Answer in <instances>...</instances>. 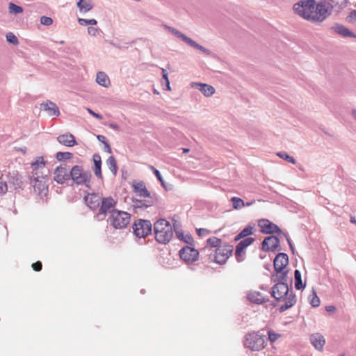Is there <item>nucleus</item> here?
<instances>
[{"instance_id":"1","label":"nucleus","mask_w":356,"mask_h":356,"mask_svg":"<svg viewBox=\"0 0 356 356\" xmlns=\"http://www.w3.org/2000/svg\"><path fill=\"white\" fill-rule=\"evenodd\" d=\"M271 296L277 300H285L279 310L284 312L296 303V296L291 287L289 288L286 281H277L271 289Z\"/></svg>"},{"instance_id":"2","label":"nucleus","mask_w":356,"mask_h":356,"mask_svg":"<svg viewBox=\"0 0 356 356\" xmlns=\"http://www.w3.org/2000/svg\"><path fill=\"white\" fill-rule=\"evenodd\" d=\"M289 264V257L286 253H278L274 260L273 266L275 273L271 275V281L275 282L277 281H286L289 270H286Z\"/></svg>"},{"instance_id":"3","label":"nucleus","mask_w":356,"mask_h":356,"mask_svg":"<svg viewBox=\"0 0 356 356\" xmlns=\"http://www.w3.org/2000/svg\"><path fill=\"white\" fill-rule=\"evenodd\" d=\"M154 232L156 241L161 244L169 243L173 236L172 225L168 220L162 218L154 224Z\"/></svg>"},{"instance_id":"4","label":"nucleus","mask_w":356,"mask_h":356,"mask_svg":"<svg viewBox=\"0 0 356 356\" xmlns=\"http://www.w3.org/2000/svg\"><path fill=\"white\" fill-rule=\"evenodd\" d=\"M69 176L76 185L84 184L87 188H90L92 174L90 171H84L81 165L73 166L69 172Z\"/></svg>"},{"instance_id":"5","label":"nucleus","mask_w":356,"mask_h":356,"mask_svg":"<svg viewBox=\"0 0 356 356\" xmlns=\"http://www.w3.org/2000/svg\"><path fill=\"white\" fill-rule=\"evenodd\" d=\"M266 336L259 332H253L245 335L244 346L252 351H259L264 348Z\"/></svg>"},{"instance_id":"6","label":"nucleus","mask_w":356,"mask_h":356,"mask_svg":"<svg viewBox=\"0 0 356 356\" xmlns=\"http://www.w3.org/2000/svg\"><path fill=\"white\" fill-rule=\"evenodd\" d=\"M131 215L126 211L118 209L113 210L110 215L108 221L116 229H124L129 224Z\"/></svg>"},{"instance_id":"7","label":"nucleus","mask_w":356,"mask_h":356,"mask_svg":"<svg viewBox=\"0 0 356 356\" xmlns=\"http://www.w3.org/2000/svg\"><path fill=\"white\" fill-rule=\"evenodd\" d=\"M333 8L334 4L329 1H321L315 3L312 22H323L331 15Z\"/></svg>"},{"instance_id":"8","label":"nucleus","mask_w":356,"mask_h":356,"mask_svg":"<svg viewBox=\"0 0 356 356\" xmlns=\"http://www.w3.org/2000/svg\"><path fill=\"white\" fill-rule=\"evenodd\" d=\"M163 28L169 31L170 33H172L175 37L181 39L186 44L189 45L190 47L199 50L200 51L202 52L207 56H210L211 54V51L204 47L203 46L199 44L195 41L190 38L189 37L186 36L184 33H182L179 30L175 29L174 27L170 26L168 25L164 24Z\"/></svg>"},{"instance_id":"9","label":"nucleus","mask_w":356,"mask_h":356,"mask_svg":"<svg viewBox=\"0 0 356 356\" xmlns=\"http://www.w3.org/2000/svg\"><path fill=\"white\" fill-rule=\"evenodd\" d=\"M314 0H301L293 6L295 13L302 18L312 21L315 8Z\"/></svg>"},{"instance_id":"10","label":"nucleus","mask_w":356,"mask_h":356,"mask_svg":"<svg viewBox=\"0 0 356 356\" xmlns=\"http://www.w3.org/2000/svg\"><path fill=\"white\" fill-rule=\"evenodd\" d=\"M232 252L233 246L227 243H224L216 249L213 254H210V259L216 264H223L232 255Z\"/></svg>"},{"instance_id":"11","label":"nucleus","mask_w":356,"mask_h":356,"mask_svg":"<svg viewBox=\"0 0 356 356\" xmlns=\"http://www.w3.org/2000/svg\"><path fill=\"white\" fill-rule=\"evenodd\" d=\"M116 204L117 202L111 196L103 197L95 218L98 220H103L108 213L111 215L113 210H117L115 209Z\"/></svg>"},{"instance_id":"12","label":"nucleus","mask_w":356,"mask_h":356,"mask_svg":"<svg viewBox=\"0 0 356 356\" xmlns=\"http://www.w3.org/2000/svg\"><path fill=\"white\" fill-rule=\"evenodd\" d=\"M152 226L149 220L139 219L133 225L134 234L138 238H145L152 233Z\"/></svg>"},{"instance_id":"13","label":"nucleus","mask_w":356,"mask_h":356,"mask_svg":"<svg viewBox=\"0 0 356 356\" xmlns=\"http://www.w3.org/2000/svg\"><path fill=\"white\" fill-rule=\"evenodd\" d=\"M6 178L10 189L14 191L23 190L24 187L23 177L18 171L13 170L9 172L6 175Z\"/></svg>"},{"instance_id":"14","label":"nucleus","mask_w":356,"mask_h":356,"mask_svg":"<svg viewBox=\"0 0 356 356\" xmlns=\"http://www.w3.org/2000/svg\"><path fill=\"white\" fill-rule=\"evenodd\" d=\"M179 254L180 258L186 262H194L198 259L199 252L191 246H185L182 248Z\"/></svg>"},{"instance_id":"15","label":"nucleus","mask_w":356,"mask_h":356,"mask_svg":"<svg viewBox=\"0 0 356 356\" xmlns=\"http://www.w3.org/2000/svg\"><path fill=\"white\" fill-rule=\"evenodd\" d=\"M280 241L277 236L271 235L266 237L261 243V250L264 252H275L279 250Z\"/></svg>"},{"instance_id":"16","label":"nucleus","mask_w":356,"mask_h":356,"mask_svg":"<svg viewBox=\"0 0 356 356\" xmlns=\"http://www.w3.org/2000/svg\"><path fill=\"white\" fill-rule=\"evenodd\" d=\"M261 232L266 234H283L282 230L275 223L266 219H262L259 222Z\"/></svg>"},{"instance_id":"17","label":"nucleus","mask_w":356,"mask_h":356,"mask_svg":"<svg viewBox=\"0 0 356 356\" xmlns=\"http://www.w3.org/2000/svg\"><path fill=\"white\" fill-rule=\"evenodd\" d=\"M28 179L31 186L33 187L35 192L40 194L47 188L46 182L44 180V176L32 175L29 176Z\"/></svg>"},{"instance_id":"18","label":"nucleus","mask_w":356,"mask_h":356,"mask_svg":"<svg viewBox=\"0 0 356 356\" xmlns=\"http://www.w3.org/2000/svg\"><path fill=\"white\" fill-rule=\"evenodd\" d=\"M54 180L59 184H63L70 180L66 164L62 163L56 168L54 172Z\"/></svg>"},{"instance_id":"19","label":"nucleus","mask_w":356,"mask_h":356,"mask_svg":"<svg viewBox=\"0 0 356 356\" xmlns=\"http://www.w3.org/2000/svg\"><path fill=\"white\" fill-rule=\"evenodd\" d=\"M103 197L99 193H88L84 196L86 204L92 211H96L100 206Z\"/></svg>"},{"instance_id":"20","label":"nucleus","mask_w":356,"mask_h":356,"mask_svg":"<svg viewBox=\"0 0 356 356\" xmlns=\"http://www.w3.org/2000/svg\"><path fill=\"white\" fill-rule=\"evenodd\" d=\"M254 241V238L252 237H248L243 240H241L236 246L235 250V257L237 260V261L240 262L242 261L240 257H241L242 254L244 253L245 249L253 243Z\"/></svg>"},{"instance_id":"21","label":"nucleus","mask_w":356,"mask_h":356,"mask_svg":"<svg viewBox=\"0 0 356 356\" xmlns=\"http://www.w3.org/2000/svg\"><path fill=\"white\" fill-rule=\"evenodd\" d=\"M336 33L340 35L343 38H356V35L345 27L343 25L336 23L331 28Z\"/></svg>"},{"instance_id":"22","label":"nucleus","mask_w":356,"mask_h":356,"mask_svg":"<svg viewBox=\"0 0 356 356\" xmlns=\"http://www.w3.org/2000/svg\"><path fill=\"white\" fill-rule=\"evenodd\" d=\"M310 341L311 343L314 346V348L320 351H322L323 349V346L325 343V339L322 334L320 333L312 334L310 336Z\"/></svg>"},{"instance_id":"23","label":"nucleus","mask_w":356,"mask_h":356,"mask_svg":"<svg viewBox=\"0 0 356 356\" xmlns=\"http://www.w3.org/2000/svg\"><path fill=\"white\" fill-rule=\"evenodd\" d=\"M41 108L47 111L50 116H58L60 111L58 106L51 101H47L46 103L41 104Z\"/></svg>"},{"instance_id":"24","label":"nucleus","mask_w":356,"mask_h":356,"mask_svg":"<svg viewBox=\"0 0 356 356\" xmlns=\"http://www.w3.org/2000/svg\"><path fill=\"white\" fill-rule=\"evenodd\" d=\"M132 187L134 192L140 197L149 196V194H151V193L147 189L145 183L142 181L134 183Z\"/></svg>"},{"instance_id":"25","label":"nucleus","mask_w":356,"mask_h":356,"mask_svg":"<svg viewBox=\"0 0 356 356\" xmlns=\"http://www.w3.org/2000/svg\"><path fill=\"white\" fill-rule=\"evenodd\" d=\"M92 161L94 163L93 171L95 176L102 180L103 175L102 173V159L99 154H95L92 156Z\"/></svg>"},{"instance_id":"26","label":"nucleus","mask_w":356,"mask_h":356,"mask_svg":"<svg viewBox=\"0 0 356 356\" xmlns=\"http://www.w3.org/2000/svg\"><path fill=\"white\" fill-rule=\"evenodd\" d=\"M57 140L67 147H73L77 144L74 136L71 134L60 135L57 137Z\"/></svg>"},{"instance_id":"27","label":"nucleus","mask_w":356,"mask_h":356,"mask_svg":"<svg viewBox=\"0 0 356 356\" xmlns=\"http://www.w3.org/2000/svg\"><path fill=\"white\" fill-rule=\"evenodd\" d=\"M46 162L42 156H38L31 163V168L33 173L35 172L33 175H38L39 171L43 170L45 167Z\"/></svg>"},{"instance_id":"28","label":"nucleus","mask_w":356,"mask_h":356,"mask_svg":"<svg viewBox=\"0 0 356 356\" xmlns=\"http://www.w3.org/2000/svg\"><path fill=\"white\" fill-rule=\"evenodd\" d=\"M193 84L206 97L211 96L215 92L214 88L210 85L200 83H195Z\"/></svg>"},{"instance_id":"29","label":"nucleus","mask_w":356,"mask_h":356,"mask_svg":"<svg viewBox=\"0 0 356 356\" xmlns=\"http://www.w3.org/2000/svg\"><path fill=\"white\" fill-rule=\"evenodd\" d=\"M80 12L87 13L93 8V3L91 0H79L76 3Z\"/></svg>"},{"instance_id":"30","label":"nucleus","mask_w":356,"mask_h":356,"mask_svg":"<svg viewBox=\"0 0 356 356\" xmlns=\"http://www.w3.org/2000/svg\"><path fill=\"white\" fill-rule=\"evenodd\" d=\"M253 234V227L250 225L245 227L243 230H241L235 237V241H239L242 238H248L247 236L252 235Z\"/></svg>"},{"instance_id":"31","label":"nucleus","mask_w":356,"mask_h":356,"mask_svg":"<svg viewBox=\"0 0 356 356\" xmlns=\"http://www.w3.org/2000/svg\"><path fill=\"white\" fill-rule=\"evenodd\" d=\"M96 81L102 86L107 87L110 83L108 76L103 72H99L96 76Z\"/></svg>"},{"instance_id":"32","label":"nucleus","mask_w":356,"mask_h":356,"mask_svg":"<svg viewBox=\"0 0 356 356\" xmlns=\"http://www.w3.org/2000/svg\"><path fill=\"white\" fill-rule=\"evenodd\" d=\"M106 165L112 173L114 175H116L118 168L116 160L113 156H111L108 158L106 160Z\"/></svg>"},{"instance_id":"33","label":"nucleus","mask_w":356,"mask_h":356,"mask_svg":"<svg viewBox=\"0 0 356 356\" xmlns=\"http://www.w3.org/2000/svg\"><path fill=\"white\" fill-rule=\"evenodd\" d=\"M294 279H295V287L297 290L303 289L305 287V284H302L301 279V273L299 270H295L294 271Z\"/></svg>"},{"instance_id":"34","label":"nucleus","mask_w":356,"mask_h":356,"mask_svg":"<svg viewBox=\"0 0 356 356\" xmlns=\"http://www.w3.org/2000/svg\"><path fill=\"white\" fill-rule=\"evenodd\" d=\"M176 235L179 240L183 241L184 243L191 245H192L194 242L193 238L190 234H184L182 232H176Z\"/></svg>"},{"instance_id":"35","label":"nucleus","mask_w":356,"mask_h":356,"mask_svg":"<svg viewBox=\"0 0 356 356\" xmlns=\"http://www.w3.org/2000/svg\"><path fill=\"white\" fill-rule=\"evenodd\" d=\"M230 202L232 204V207L234 209H241L243 207H245L244 201L238 197H233L230 199Z\"/></svg>"},{"instance_id":"36","label":"nucleus","mask_w":356,"mask_h":356,"mask_svg":"<svg viewBox=\"0 0 356 356\" xmlns=\"http://www.w3.org/2000/svg\"><path fill=\"white\" fill-rule=\"evenodd\" d=\"M147 197V200H143L145 202V207L147 208L155 204L157 202V195L156 193H151L149 196H145Z\"/></svg>"},{"instance_id":"37","label":"nucleus","mask_w":356,"mask_h":356,"mask_svg":"<svg viewBox=\"0 0 356 356\" xmlns=\"http://www.w3.org/2000/svg\"><path fill=\"white\" fill-rule=\"evenodd\" d=\"M73 157V154L69 152H58L56 154V158L58 161H63L65 160L71 159Z\"/></svg>"},{"instance_id":"38","label":"nucleus","mask_w":356,"mask_h":356,"mask_svg":"<svg viewBox=\"0 0 356 356\" xmlns=\"http://www.w3.org/2000/svg\"><path fill=\"white\" fill-rule=\"evenodd\" d=\"M260 296L259 293H250L248 296V300L254 303L257 304H263L266 302L264 298H259L258 296Z\"/></svg>"},{"instance_id":"39","label":"nucleus","mask_w":356,"mask_h":356,"mask_svg":"<svg viewBox=\"0 0 356 356\" xmlns=\"http://www.w3.org/2000/svg\"><path fill=\"white\" fill-rule=\"evenodd\" d=\"M207 243L208 245H209L211 247L216 248H218L222 245V241L221 239L213 236L207 239Z\"/></svg>"},{"instance_id":"40","label":"nucleus","mask_w":356,"mask_h":356,"mask_svg":"<svg viewBox=\"0 0 356 356\" xmlns=\"http://www.w3.org/2000/svg\"><path fill=\"white\" fill-rule=\"evenodd\" d=\"M9 10H10V13L15 14V15L19 14L23 12L22 7L15 4L14 3H10Z\"/></svg>"},{"instance_id":"41","label":"nucleus","mask_w":356,"mask_h":356,"mask_svg":"<svg viewBox=\"0 0 356 356\" xmlns=\"http://www.w3.org/2000/svg\"><path fill=\"white\" fill-rule=\"evenodd\" d=\"M277 154L279 157L284 159L285 161H286L292 164H295L296 163V159L293 156H291L290 155H289L288 154H286L284 152H278Z\"/></svg>"},{"instance_id":"42","label":"nucleus","mask_w":356,"mask_h":356,"mask_svg":"<svg viewBox=\"0 0 356 356\" xmlns=\"http://www.w3.org/2000/svg\"><path fill=\"white\" fill-rule=\"evenodd\" d=\"M78 22L81 26L96 25L97 24V21L95 19H86L79 18Z\"/></svg>"},{"instance_id":"43","label":"nucleus","mask_w":356,"mask_h":356,"mask_svg":"<svg viewBox=\"0 0 356 356\" xmlns=\"http://www.w3.org/2000/svg\"><path fill=\"white\" fill-rule=\"evenodd\" d=\"M151 169L153 171V173L156 177L157 179L161 182L163 187H164L166 190H168L167 186H165V184L163 179V177L159 172L156 168H155L154 166H150Z\"/></svg>"},{"instance_id":"44","label":"nucleus","mask_w":356,"mask_h":356,"mask_svg":"<svg viewBox=\"0 0 356 356\" xmlns=\"http://www.w3.org/2000/svg\"><path fill=\"white\" fill-rule=\"evenodd\" d=\"M8 181L0 177V194H6L8 190Z\"/></svg>"},{"instance_id":"45","label":"nucleus","mask_w":356,"mask_h":356,"mask_svg":"<svg viewBox=\"0 0 356 356\" xmlns=\"http://www.w3.org/2000/svg\"><path fill=\"white\" fill-rule=\"evenodd\" d=\"M268 340L270 341V343L275 342L282 336L280 334L275 333L272 330H268Z\"/></svg>"},{"instance_id":"46","label":"nucleus","mask_w":356,"mask_h":356,"mask_svg":"<svg viewBox=\"0 0 356 356\" xmlns=\"http://www.w3.org/2000/svg\"><path fill=\"white\" fill-rule=\"evenodd\" d=\"M6 40L8 42L13 44L14 45L18 44L19 41L15 35L13 33L10 32L6 34Z\"/></svg>"},{"instance_id":"47","label":"nucleus","mask_w":356,"mask_h":356,"mask_svg":"<svg viewBox=\"0 0 356 356\" xmlns=\"http://www.w3.org/2000/svg\"><path fill=\"white\" fill-rule=\"evenodd\" d=\"M133 207L135 209H146L145 207V202L143 200H138L136 198H132Z\"/></svg>"},{"instance_id":"48","label":"nucleus","mask_w":356,"mask_h":356,"mask_svg":"<svg viewBox=\"0 0 356 356\" xmlns=\"http://www.w3.org/2000/svg\"><path fill=\"white\" fill-rule=\"evenodd\" d=\"M321 301L319 298L317 296L316 292L313 291V296L310 300V305L313 307H317L320 305Z\"/></svg>"},{"instance_id":"49","label":"nucleus","mask_w":356,"mask_h":356,"mask_svg":"<svg viewBox=\"0 0 356 356\" xmlns=\"http://www.w3.org/2000/svg\"><path fill=\"white\" fill-rule=\"evenodd\" d=\"M329 2H331L332 3H333L334 7L335 6V7H338L339 8H343L346 6L348 0H341L337 2H334V0H330Z\"/></svg>"},{"instance_id":"50","label":"nucleus","mask_w":356,"mask_h":356,"mask_svg":"<svg viewBox=\"0 0 356 356\" xmlns=\"http://www.w3.org/2000/svg\"><path fill=\"white\" fill-rule=\"evenodd\" d=\"M40 23L42 25L49 26V25L52 24L53 19L51 17H49L42 16L40 18Z\"/></svg>"},{"instance_id":"51","label":"nucleus","mask_w":356,"mask_h":356,"mask_svg":"<svg viewBox=\"0 0 356 356\" xmlns=\"http://www.w3.org/2000/svg\"><path fill=\"white\" fill-rule=\"evenodd\" d=\"M88 34L96 36L99 33V29L92 26L88 28Z\"/></svg>"},{"instance_id":"52","label":"nucleus","mask_w":356,"mask_h":356,"mask_svg":"<svg viewBox=\"0 0 356 356\" xmlns=\"http://www.w3.org/2000/svg\"><path fill=\"white\" fill-rule=\"evenodd\" d=\"M42 264L40 261H36L35 263H33L32 264V268H33L34 270L35 271H40L42 269Z\"/></svg>"},{"instance_id":"53","label":"nucleus","mask_w":356,"mask_h":356,"mask_svg":"<svg viewBox=\"0 0 356 356\" xmlns=\"http://www.w3.org/2000/svg\"><path fill=\"white\" fill-rule=\"evenodd\" d=\"M198 236H202L203 235H206L209 234V231L204 228H200L196 230Z\"/></svg>"},{"instance_id":"54","label":"nucleus","mask_w":356,"mask_h":356,"mask_svg":"<svg viewBox=\"0 0 356 356\" xmlns=\"http://www.w3.org/2000/svg\"><path fill=\"white\" fill-rule=\"evenodd\" d=\"M87 111L88 112L92 115L93 117H95V118L97 119H99V120H102L103 118L102 115L97 113H95V111H93L92 109L90 108H87Z\"/></svg>"},{"instance_id":"55","label":"nucleus","mask_w":356,"mask_h":356,"mask_svg":"<svg viewBox=\"0 0 356 356\" xmlns=\"http://www.w3.org/2000/svg\"><path fill=\"white\" fill-rule=\"evenodd\" d=\"M97 138L100 143H103L104 145L108 143L106 138L103 135H97Z\"/></svg>"},{"instance_id":"56","label":"nucleus","mask_w":356,"mask_h":356,"mask_svg":"<svg viewBox=\"0 0 356 356\" xmlns=\"http://www.w3.org/2000/svg\"><path fill=\"white\" fill-rule=\"evenodd\" d=\"M162 78L165 80V82L169 81L168 73L165 69H162Z\"/></svg>"},{"instance_id":"57","label":"nucleus","mask_w":356,"mask_h":356,"mask_svg":"<svg viewBox=\"0 0 356 356\" xmlns=\"http://www.w3.org/2000/svg\"><path fill=\"white\" fill-rule=\"evenodd\" d=\"M348 17L353 19L354 21H356V10H353V11H351Z\"/></svg>"},{"instance_id":"58","label":"nucleus","mask_w":356,"mask_h":356,"mask_svg":"<svg viewBox=\"0 0 356 356\" xmlns=\"http://www.w3.org/2000/svg\"><path fill=\"white\" fill-rule=\"evenodd\" d=\"M104 151L108 153H111V152H112L111 147L108 143H107L104 145Z\"/></svg>"},{"instance_id":"59","label":"nucleus","mask_w":356,"mask_h":356,"mask_svg":"<svg viewBox=\"0 0 356 356\" xmlns=\"http://www.w3.org/2000/svg\"><path fill=\"white\" fill-rule=\"evenodd\" d=\"M325 309L327 312H332L336 309V308L333 305H328L325 307Z\"/></svg>"},{"instance_id":"60","label":"nucleus","mask_w":356,"mask_h":356,"mask_svg":"<svg viewBox=\"0 0 356 356\" xmlns=\"http://www.w3.org/2000/svg\"><path fill=\"white\" fill-rule=\"evenodd\" d=\"M108 127L111 128V129H115V130H118L119 129V126L116 124H113V123H111L108 124Z\"/></svg>"},{"instance_id":"61","label":"nucleus","mask_w":356,"mask_h":356,"mask_svg":"<svg viewBox=\"0 0 356 356\" xmlns=\"http://www.w3.org/2000/svg\"><path fill=\"white\" fill-rule=\"evenodd\" d=\"M282 234V235H284V236H285V238H286V241H287V243H288L289 245H293V243H292V242H291V241L290 238L289 237V236H288L286 234H285V233H284V232H283V234Z\"/></svg>"},{"instance_id":"62","label":"nucleus","mask_w":356,"mask_h":356,"mask_svg":"<svg viewBox=\"0 0 356 356\" xmlns=\"http://www.w3.org/2000/svg\"><path fill=\"white\" fill-rule=\"evenodd\" d=\"M351 114H352L353 118L356 120V109H353L351 111Z\"/></svg>"},{"instance_id":"63","label":"nucleus","mask_w":356,"mask_h":356,"mask_svg":"<svg viewBox=\"0 0 356 356\" xmlns=\"http://www.w3.org/2000/svg\"><path fill=\"white\" fill-rule=\"evenodd\" d=\"M166 90H170V81H165Z\"/></svg>"},{"instance_id":"64","label":"nucleus","mask_w":356,"mask_h":356,"mask_svg":"<svg viewBox=\"0 0 356 356\" xmlns=\"http://www.w3.org/2000/svg\"><path fill=\"white\" fill-rule=\"evenodd\" d=\"M350 222L353 224H356V218L355 216L350 217Z\"/></svg>"}]
</instances>
